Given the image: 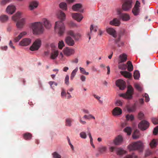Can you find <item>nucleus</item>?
I'll use <instances>...</instances> for the list:
<instances>
[{
  "instance_id": "nucleus-16",
  "label": "nucleus",
  "mask_w": 158,
  "mask_h": 158,
  "mask_svg": "<svg viewBox=\"0 0 158 158\" xmlns=\"http://www.w3.org/2000/svg\"><path fill=\"white\" fill-rule=\"evenodd\" d=\"M31 42V40L29 38H25L23 39L20 43V45L22 46H27Z\"/></svg>"
},
{
  "instance_id": "nucleus-64",
  "label": "nucleus",
  "mask_w": 158,
  "mask_h": 158,
  "mask_svg": "<svg viewBox=\"0 0 158 158\" xmlns=\"http://www.w3.org/2000/svg\"><path fill=\"white\" fill-rule=\"evenodd\" d=\"M143 116L144 114L143 113H139L138 114V118L140 119H142Z\"/></svg>"
},
{
  "instance_id": "nucleus-23",
  "label": "nucleus",
  "mask_w": 158,
  "mask_h": 158,
  "mask_svg": "<svg viewBox=\"0 0 158 158\" xmlns=\"http://www.w3.org/2000/svg\"><path fill=\"white\" fill-rule=\"evenodd\" d=\"M106 31L108 34L112 35L113 37L115 38L116 37V32L114 29L111 28H107L106 29Z\"/></svg>"
},
{
  "instance_id": "nucleus-30",
  "label": "nucleus",
  "mask_w": 158,
  "mask_h": 158,
  "mask_svg": "<svg viewBox=\"0 0 158 158\" xmlns=\"http://www.w3.org/2000/svg\"><path fill=\"white\" fill-rule=\"evenodd\" d=\"M58 52L57 50H54L51 53V58L52 59H55L58 56Z\"/></svg>"
},
{
  "instance_id": "nucleus-35",
  "label": "nucleus",
  "mask_w": 158,
  "mask_h": 158,
  "mask_svg": "<svg viewBox=\"0 0 158 158\" xmlns=\"http://www.w3.org/2000/svg\"><path fill=\"white\" fill-rule=\"evenodd\" d=\"M127 64L128 65L127 70L130 72L132 71L133 69V67L131 62L128 61L127 63Z\"/></svg>"
},
{
  "instance_id": "nucleus-33",
  "label": "nucleus",
  "mask_w": 158,
  "mask_h": 158,
  "mask_svg": "<svg viewBox=\"0 0 158 158\" xmlns=\"http://www.w3.org/2000/svg\"><path fill=\"white\" fill-rule=\"evenodd\" d=\"M23 137L25 140H29L31 139L32 135L30 133H26L23 134Z\"/></svg>"
},
{
  "instance_id": "nucleus-28",
  "label": "nucleus",
  "mask_w": 158,
  "mask_h": 158,
  "mask_svg": "<svg viewBox=\"0 0 158 158\" xmlns=\"http://www.w3.org/2000/svg\"><path fill=\"white\" fill-rule=\"evenodd\" d=\"M110 23L111 25L118 26L119 25L120 22L117 19L114 18L112 21H110Z\"/></svg>"
},
{
  "instance_id": "nucleus-13",
  "label": "nucleus",
  "mask_w": 158,
  "mask_h": 158,
  "mask_svg": "<svg viewBox=\"0 0 158 158\" xmlns=\"http://www.w3.org/2000/svg\"><path fill=\"white\" fill-rule=\"evenodd\" d=\"M64 54L67 56H70L74 54V50L72 49L66 48L63 50Z\"/></svg>"
},
{
  "instance_id": "nucleus-9",
  "label": "nucleus",
  "mask_w": 158,
  "mask_h": 158,
  "mask_svg": "<svg viewBox=\"0 0 158 158\" xmlns=\"http://www.w3.org/2000/svg\"><path fill=\"white\" fill-rule=\"evenodd\" d=\"M131 4V0H128L126 1L122 5L123 10L125 11L129 10L132 7Z\"/></svg>"
},
{
  "instance_id": "nucleus-38",
  "label": "nucleus",
  "mask_w": 158,
  "mask_h": 158,
  "mask_svg": "<svg viewBox=\"0 0 158 158\" xmlns=\"http://www.w3.org/2000/svg\"><path fill=\"white\" fill-rule=\"evenodd\" d=\"M21 13L19 12H18L16 13L15 15L12 16V19L15 21H17L20 18Z\"/></svg>"
},
{
  "instance_id": "nucleus-8",
  "label": "nucleus",
  "mask_w": 158,
  "mask_h": 158,
  "mask_svg": "<svg viewBox=\"0 0 158 158\" xmlns=\"http://www.w3.org/2000/svg\"><path fill=\"white\" fill-rule=\"evenodd\" d=\"M149 123L146 121H141L138 125V127L142 130H145L149 127Z\"/></svg>"
},
{
  "instance_id": "nucleus-41",
  "label": "nucleus",
  "mask_w": 158,
  "mask_h": 158,
  "mask_svg": "<svg viewBox=\"0 0 158 158\" xmlns=\"http://www.w3.org/2000/svg\"><path fill=\"white\" fill-rule=\"evenodd\" d=\"M139 75L140 74L139 71L136 70L134 72L133 76L135 79H138Z\"/></svg>"
},
{
  "instance_id": "nucleus-29",
  "label": "nucleus",
  "mask_w": 158,
  "mask_h": 158,
  "mask_svg": "<svg viewBox=\"0 0 158 158\" xmlns=\"http://www.w3.org/2000/svg\"><path fill=\"white\" fill-rule=\"evenodd\" d=\"M120 73L126 78H130L132 76L131 74L127 71H121Z\"/></svg>"
},
{
  "instance_id": "nucleus-62",
  "label": "nucleus",
  "mask_w": 158,
  "mask_h": 158,
  "mask_svg": "<svg viewBox=\"0 0 158 158\" xmlns=\"http://www.w3.org/2000/svg\"><path fill=\"white\" fill-rule=\"evenodd\" d=\"M153 133L154 135L158 134V126L155 127L153 131Z\"/></svg>"
},
{
  "instance_id": "nucleus-6",
  "label": "nucleus",
  "mask_w": 158,
  "mask_h": 158,
  "mask_svg": "<svg viewBox=\"0 0 158 158\" xmlns=\"http://www.w3.org/2000/svg\"><path fill=\"white\" fill-rule=\"evenodd\" d=\"M110 150L111 152L115 151L116 153L118 155H122L126 153V151L121 148L111 147L110 148Z\"/></svg>"
},
{
  "instance_id": "nucleus-25",
  "label": "nucleus",
  "mask_w": 158,
  "mask_h": 158,
  "mask_svg": "<svg viewBox=\"0 0 158 158\" xmlns=\"http://www.w3.org/2000/svg\"><path fill=\"white\" fill-rule=\"evenodd\" d=\"M90 32H88L87 33V35L89 37V40L91 39L90 35L92 34L93 31L96 32L97 31L96 28L94 27L92 25H91L90 27Z\"/></svg>"
},
{
  "instance_id": "nucleus-39",
  "label": "nucleus",
  "mask_w": 158,
  "mask_h": 158,
  "mask_svg": "<svg viewBox=\"0 0 158 158\" xmlns=\"http://www.w3.org/2000/svg\"><path fill=\"white\" fill-rule=\"evenodd\" d=\"M59 6L60 8L63 10H66L67 9V5L65 2H61L59 4Z\"/></svg>"
},
{
  "instance_id": "nucleus-2",
  "label": "nucleus",
  "mask_w": 158,
  "mask_h": 158,
  "mask_svg": "<svg viewBox=\"0 0 158 158\" xmlns=\"http://www.w3.org/2000/svg\"><path fill=\"white\" fill-rule=\"evenodd\" d=\"M31 28L34 34L37 35L42 34L44 31V28L42 23L37 22L32 23Z\"/></svg>"
},
{
  "instance_id": "nucleus-20",
  "label": "nucleus",
  "mask_w": 158,
  "mask_h": 158,
  "mask_svg": "<svg viewBox=\"0 0 158 158\" xmlns=\"http://www.w3.org/2000/svg\"><path fill=\"white\" fill-rule=\"evenodd\" d=\"M65 40L66 43L70 46H73L74 44V40L70 36L67 37Z\"/></svg>"
},
{
  "instance_id": "nucleus-14",
  "label": "nucleus",
  "mask_w": 158,
  "mask_h": 158,
  "mask_svg": "<svg viewBox=\"0 0 158 158\" xmlns=\"http://www.w3.org/2000/svg\"><path fill=\"white\" fill-rule=\"evenodd\" d=\"M127 55L123 53L120 55L118 58V63H124L126 62L127 60Z\"/></svg>"
},
{
  "instance_id": "nucleus-48",
  "label": "nucleus",
  "mask_w": 158,
  "mask_h": 158,
  "mask_svg": "<svg viewBox=\"0 0 158 158\" xmlns=\"http://www.w3.org/2000/svg\"><path fill=\"white\" fill-rule=\"evenodd\" d=\"M81 36V35L79 33H77L75 34L74 37V39L76 40H78Z\"/></svg>"
},
{
  "instance_id": "nucleus-42",
  "label": "nucleus",
  "mask_w": 158,
  "mask_h": 158,
  "mask_svg": "<svg viewBox=\"0 0 158 158\" xmlns=\"http://www.w3.org/2000/svg\"><path fill=\"white\" fill-rule=\"evenodd\" d=\"M80 73L86 75H88L89 74V73L88 72H86L85 69L82 67H80L79 68Z\"/></svg>"
},
{
  "instance_id": "nucleus-44",
  "label": "nucleus",
  "mask_w": 158,
  "mask_h": 158,
  "mask_svg": "<svg viewBox=\"0 0 158 158\" xmlns=\"http://www.w3.org/2000/svg\"><path fill=\"white\" fill-rule=\"evenodd\" d=\"M134 116L133 115L127 114L126 116V119L127 120H130L132 121L134 119Z\"/></svg>"
},
{
  "instance_id": "nucleus-26",
  "label": "nucleus",
  "mask_w": 158,
  "mask_h": 158,
  "mask_svg": "<svg viewBox=\"0 0 158 158\" xmlns=\"http://www.w3.org/2000/svg\"><path fill=\"white\" fill-rule=\"evenodd\" d=\"M27 32L26 31H23L17 37L15 38V42H16L19 41V40L24 35L27 34Z\"/></svg>"
},
{
  "instance_id": "nucleus-12",
  "label": "nucleus",
  "mask_w": 158,
  "mask_h": 158,
  "mask_svg": "<svg viewBox=\"0 0 158 158\" xmlns=\"http://www.w3.org/2000/svg\"><path fill=\"white\" fill-rule=\"evenodd\" d=\"M39 2L33 0L31 2L29 3V9L30 10H32L37 8L39 5Z\"/></svg>"
},
{
  "instance_id": "nucleus-5",
  "label": "nucleus",
  "mask_w": 158,
  "mask_h": 158,
  "mask_svg": "<svg viewBox=\"0 0 158 158\" xmlns=\"http://www.w3.org/2000/svg\"><path fill=\"white\" fill-rule=\"evenodd\" d=\"M41 44V40L40 39H37L30 47V49L32 51L38 50L40 47Z\"/></svg>"
},
{
  "instance_id": "nucleus-58",
  "label": "nucleus",
  "mask_w": 158,
  "mask_h": 158,
  "mask_svg": "<svg viewBox=\"0 0 158 158\" xmlns=\"http://www.w3.org/2000/svg\"><path fill=\"white\" fill-rule=\"evenodd\" d=\"M133 157L137 158L136 156L135 155L134 153H133L132 155H128L126 156L124 158H133Z\"/></svg>"
},
{
  "instance_id": "nucleus-54",
  "label": "nucleus",
  "mask_w": 158,
  "mask_h": 158,
  "mask_svg": "<svg viewBox=\"0 0 158 158\" xmlns=\"http://www.w3.org/2000/svg\"><path fill=\"white\" fill-rule=\"evenodd\" d=\"M152 121L154 124H158V119L156 118H152Z\"/></svg>"
},
{
  "instance_id": "nucleus-56",
  "label": "nucleus",
  "mask_w": 158,
  "mask_h": 158,
  "mask_svg": "<svg viewBox=\"0 0 158 158\" xmlns=\"http://www.w3.org/2000/svg\"><path fill=\"white\" fill-rule=\"evenodd\" d=\"M143 96L145 98V101L146 102H148L149 101L150 99L148 94L145 93L143 95Z\"/></svg>"
},
{
  "instance_id": "nucleus-22",
  "label": "nucleus",
  "mask_w": 158,
  "mask_h": 158,
  "mask_svg": "<svg viewBox=\"0 0 158 158\" xmlns=\"http://www.w3.org/2000/svg\"><path fill=\"white\" fill-rule=\"evenodd\" d=\"M121 37V35L120 34L118 35V38L115 40V44H117V46L118 47H120L123 46L124 44V43L123 42L120 41Z\"/></svg>"
},
{
  "instance_id": "nucleus-46",
  "label": "nucleus",
  "mask_w": 158,
  "mask_h": 158,
  "mask_svg": "<svg viewBox=\"0 0 158 158\" xmlns=\"http://www.w3.org/2000/svg\"><path fill=\"white\" fill-rule=\"evenodd\" d=\"M80 137L84 139H85L86 138L87 135L86 133L85 132L82 131L81 132L80 134Z\"/></svg>"
},
{
  "instance_id": "nucleus-49",
  "label": "nucleus",
  "mask_w": 158,
  "mask_h": 158,
  "mask_svg": "<svg viewBox=\"0 0 158 158\" xmlns=\"http://www.w3.org/2000/svg\"><path fill=\"white\" fill-rule=\"evenodd\" d=\"M69 77L68 75H67L66 76L64 82L67 85H68L69 84Z\"/></svg>"
},
{
  "instance_id": "nucleus-15",
  "label": "nucleus",
  "mask_w": 158,
  "mask_h": 158,
  "mask_svg": "<svg viewBox=\"0 0 158 158\" xmlns=\"http://www.w3.org/2000/svg\"><path fill=\"white\" fill-rule=\"evenodd\" d=\"M15 6L13 5L8 6L6 8V11L7 13L11 15L15 11Z\"/></svg>"
},
{
  "instance_id": "nucleus-52",
  "label": "nucleus",
  "mask_w": 158,
  "mask_h": 158,
  "mask_svg": "<svg viewBox=\"0 0 158 158\" xmlns=\"http://www.w3.org/2000/svg\"><path fill=\"white\" fill-rule=\"evenodd\" d=\"M118 67L120 69L122 70H125L126 69L127 65L126 64H123L121 65H119Z\"/></svg>"
},
{
  "instance_id": "nucleus-11",
  "label": "nucleus",
  "mask_w": 158,
  "mask_h": 158,
  "mask_svg": "<svg viewBox=\"0 0 158 158\" xmlns=\"http://www.w3.org/2000/svg\"><path fill=\"white\" fill-rule=\"evenodd\" d=\"M116 85L120 89L122 90L124 89L126 87L125 82L123 80H117L116 82Z\"/></svg>"
},
{
  "instance_id": "nucleus-40",
  "label": "nucleus",
  "mask_w": 158,
  "mask_h": 158,
  "mask_svg": "<svg viewBox=\"0 0 158 158\" xmlns=\"http://www.w3.org/2000/svg\"><path fill=\"white\" fill-rule=\"evenodd\" d=\"M106 150V148L105 147L102 146L98 148V151L101 153H103L105 152Z\"/></svg>"
},
{
  "instance_id": "nucleus-31",
  "label": "nucleus",
  "mask_w": 158,
  "mask_h": 158,
  "mask_svg": "<svg viewBox=\"0 0 158 158\" xmlns=\"http://www.w3.org/2000/svg\"><path fill=\"white\" fill-rule=\"evenodd\" d=\"M82 7L81 5L80 4H76L73 5L72 6L73 10L75 11L79 10Z\"/></svg>"
},
{
  "instance_id": "nucleus-43",
  "label": "nucleus",
  "mask_w": 158,
  "mask_h": 158,
  "mask_svg": "<svg viewBox=\"0 0 158 158\" xmlns=\"http://www.w3.org/2000/svg\"><path fill=\"white\" fill-rule=\"evenodd\" d=\"M125 132L127 133L128 135H130L131 132V129L130 127H127L124 129Z\"/></svg>"
},
{
  "instance_id": "nucleus-19",
  "label": "nucleus",
  "mask_w": 158,
  "mask_h": 158,
  "mask_svg": "<svg viewBox=\"0 0 158 158\" xmlns=\"http://www.w3.org/2000/svg\"><path fill=\"white\" fill-rule=\"evenodd\" d=\"M122 113V110L118 107H115L112 111V114L114 116L119 115Z\"/></svg>"
},
{
  "instance_id": "nucleus-59",
  "label": "nucleus",
  "mask_w": 158,
  "mask_h": 158,
  "mask_svg": "<svg viewBox=\"0 0 158 158\" xmlns=\"http://www.w3.org/2000/svg\"><path fill=\"white\" fill-rule=\"evenodd\" d=\"M135 87L137 90L139 91H141L142 90V88L138 84H135Z\"/></svg>"
},
{
  "instance_id": "nucleus-57",
  "label": "nucleus",
  "mask_w": 158,
  "mask_h": 158,
  "mask_svg": "<svg viewBox=\"0 0 158 158\" xmlns=\"http://www.w3.org/2000/svg\"><path fill=\"white\" fill-rule=\"evenodd\" d=\"M67 34L68 35H70L71 36L73 37V38H74V37L75 35V34L74 33L73 31L71 30H70L68 31L67 32Z\"/></svg>"
},
{
  "instance_id": "nucleus-61",
  "label": "nucleus",
  "mask_w": 158,
  "mask_h": 158,
  "mask_svg": "<svg viewBox=\"0 0 158 158\" xmlns=\"http://www.w3.org/2000/svg\"><path fill=\"white\" fill-rule=\"evenodd\" d=\"M116 104L117 106H122L123 103L121 101L118 100L116 101Z\"/></svg>"
},
{
  "instance_id": "nucleus-63",
  "label": "nucleus",
  "mask_w": 158,
  "mask_h": 158,
  "mask_svg": "<svg viewBox=\"0 0 158 158\" xmlns=\"http://www.w3.org/2000/svg\"><path fill=\"white\" fill-rule=\"evenodd\" d=\"M80 78L83 82H84L86 80V77L83 75H81L80 77Z\"/></svg>"
},
{
  "instance_id": "nucleus-4",
  "label": "nucleus",
  "mask_w": 158,
  "mask_h": 158,
  "mask_svg": "<svg viewBox=\"0 0 158 158\" xmlns=\"http://www.w3.org/2000/svg\"><path fill=\"white\" fill-rule=\"evenodd\" d=\"M127 90L125 94H119V95L125 98L128 99H131L132 98V95L133 94V89L131 85H129L127 87Z\"/></svg>"
},
{
  "instance_id": "nucleus-32",
  "label": "nucleus",
  "mask_w": 158,
  "mask_h": 158,
  "mask_svg": "<svg viewBox=\"0 0 158 158\" xmlns=\"http://www.w3.org/2000/svg\"><path fill=\"white\" fill-rule=\"evenodd\" d=\"M8 19V16L4 15H1L0 16V21L2 22H5L7 21Z\"/></svg>"
},
{
  "instance_id": "nucleus-60",
  "label": "nucleus",
  "mask_w": 158,
  "mask_h": 158,
  "mask_svg": "<svg viewBox=\"0 0 158 158\" xmlns=\"http://www.w3.org/2000/svg\"><path fill=\"white\" fill-rule=\"evenodd\" d=\"M83 118L80 117L79 119V121L80 123L83 125H85L86 124V121L83 120Z\"/></svg>"
},
{
  "instance_id": "nucleus-55",
  "label": "nucleus",
  "mask_w": 158,
  "mask_h": 158,
  "mask_svg": "<svg viewBox=\"0 0 158 158\" xmlns=\"http://www.w3.org/2000/svg\"><path fill=\"white\" fill-rule=\"evenodd\" d=\"M10 1V0H2L1 2V4L2 5H4L9 2Z\"/></svg>"
},
{
  "instance_id": "nucleus-7",
  "label": "nucleus",
  "mask_w": 158,
  "mask_h": 158,
  "mask_svg": "<svg viewBox=\"0 0 158 158\" xmlns=\"http://www.w3.org/2000/svg\"><path fill=\"white\" fill-rule=\"evenodd\" d=\"M140 3L138 1H136L135 5L132 10V12L135 16H137L139 15L140 10L139 7L140 6Z\"/></svg>"
},
{
  "instance_id": "nucleus-3",
  "label": "nucleus",
  "mask_w": 158,
  "mask_h": 158,
  "mask_svg": "<svg viewBox=\"0 0 158 158\" xmlns=\"http://www.w3.org/2000/svg\"><path fill=\"white\" fill-rule=\"evenodd\" d=\"M143 145L142 143L138 141L129 145L128 146V148L130 151L135 150H138L141 151L142 150Z\"/></svg>"
},
{
  "instance_id": "nucleus-34",
  "label": "nucleus",
  "mask_w": 158,
  "mask_h": 158,
  "mask_svg": "<svg viewBox=\"0 0 158 158\" xmlns=\"http://www.w3.org/2000/svg\"><path fill=\"white\" fill-rule=\"evenodd\" d=\"M157 144V140L155 139H152L150 143V146L152 148L156 147Z\"/></svg>"
},
{
  "instance_id": "nucleus-18",
  "label": "nucleus",
  "mask_w": 158,
  "mask_h": 158,
  "mask_svg": "<svg viewBox=\"0 0 158 158\" xmlns=\"http://www.w3.org/2000/svg\"><path fill=\"white\" fill-rule=\"evenodd\" d=\"M123 141V138L122 136H118L114 140V143L116 145H119L121 144Z\"/></svg>"
},
{
  "instance_id": "nucleus-21",
  "label": "nucleus",
  "mask_w": 158,
  "mask_h": 158,
  "mask_svg": "<svg viewBox=\"0 0 158 158\" xmlns=\"http://www.w3.org/2000/svg\"><path fill=\"white\" fill-rule=\"evenodd\" d=\"M25 22L24 19H22L18 21L16 23V26L18 28H22L23 27Z\"/></svg>"
},
{
  "instance_id": "nucleus-17",
  "label": "nucleus",
  "mask_w": 158,
  "mask_h": 158,
  "mask_svg": "<svg viewBox=\"0 0 158 158\" xmlns=\"http://www.w3.org/2000/svg\"><path fill=\"white\" fill-rule=\"evenodd\" d=\"M72 16L73 19L78 22H80L83 18L82 15L78 13H72Z\"/></svg>"
},
{
  "instance_id": "nucleus-47",
  "label": "nucleus",
  "mask_w": 158,
  "mask_h": 158,
  "mask_svg": "<svg viewBox=\"0 0 158 158\" xmlns=\"http://www.w3.org/2000/svg\"><path fill=\"white\" fill-rule=\"evenodd\" d=\"M64 46V44L63 41L61 40L59 41L58 43V48L60 49H62L63 47Z\"/></svg>"
},
{
  "instance_id": "nucleus-27",
  "label": "nucleus",
  "mask_w": 158,
  "mask_h": 158,
  "mask_svg": "<svg viewBox=\"0 0 158 158\" xmlns=\"http://www.w3.org/2000/svg\"><path fill=\"white\" fill-rule=\"evenodd\" d=\"M73 119L71 118H67L65 120V125L67 127H70L72 125Z\"/></svg>"
},
{
  "instance_id": "nucleus-53",
  "label": "nucleus",
  "mask_w": 158,
  "mask_h": 158,
  "mask_svg": "<svg viewBox=\"0 0 158 158\" xmlns=\"http://www.w3.org/2000/svg\"><path fill=\"white\" fill-rule=\"evenodd\" d=\"M61 96L62 97H66V94L65 91L63 89H62V91L61 94Z\"/></svg>"
},
{
  "instance_id": "nucleus-51",
  "label": "nucleus",
  "mask_w": 158,
  "mask_h": 158,
  "mask_svg": "<svg viewBox=\"0 0 158 158\" xmlns=\"http://www.w3.org/2000/svg\"><path fill=\"white\" fill-rule=\"evenodd\" d=\"M93 96L96 99L98 100L99 103H102V101L100 100V98H101L100 97L94 94H93Z\"/></svg>"
},
{
  "instance_id": "nucleus-36",
  "label": "nucleus",
  "mask_w": 158,
  "mask_h": 158,
  "mask_svg": "<svg viewBox=\"0 0 158 158\" xmlns=\"http://www.w3.org/2000/svg\"><path fill=\"white\" fill-rule=\"evenodd\" d=\"M78 70V68L76 67L73 71L72 72L70 76V79L73 80Z\"/></svg>"
},
{
  "instance_id": "nucleus-10",
  "label": "nucleus",
  "mask_w": 158,
  "mask_h": 158,
  "mask_svg": "<svg viewBox=\"0 0 158 158\" xmlns=\"http://www.w3.org/2000/svg\"><path fill=\"white\" fill-rule=\"evenodd\" d=\"M118 14L119 15V17L123 20L127 21L129 20L130 19L129 15L126 13H121V10L118 9L117 10Z\"/></svg>"
},
{
  "instance_id": "nucleus-50",
  "label": "nucleus",
  "mask_w": 158,
  "mask_h": 158,
  "mask_svg": "<svg viewBox=\"0 0 158 158\" xmlns=\"http://www.w3.org/2000/svg\"><path fill=\"white\" fill-rule=\"evenodd\" d=\"M135 109V106H133L131 107H128L127 110L129 112H131L134 111Z\"/></svg>"
},
{
  "instance_id": "nucleus-1",
  "label": "nucleus",
  "mask_w": 158,
  "mask_h": 158,
  "mask_svg": "<svg viewBox=\"0 0 158 158\" xmlns=\"http://www.w3.org/2000/svg\"><path fill=\"white\" fill-rule=\"evenodd\" d=\"M57 16L61 21L55 23L54 29L56 32L61 36L63 35L65 31V27L62 21L65 20L66 15L64 12L59 10L57 13Z\"/></svg>"
},
{
  "instance_id": "nucleus-45",
  "label": "nucleus",
  "mask_w": 158,
  "mask_h": 158,
  "mask_svg": "<svg viewBox=\"0 0 158 158\" xmlns=\"http://www.w3.org/2000/svg\"><path fill=\"white\" fill-rule=\"evenodd\" d=\"M54 158H61V156L56 152H54L52 154Z\"/></svg>"
},
{
  "instance_id": "nucleus-24",
  "label": "nucleus",
  "mask_w": 158,
  "mask_h": 158,
  "mask_svg": "<svg viewBox=\"0 0 158 158\" xmlns=\"http://www.w3.org/2000/svg\"><path fill=\"white\" fill-rule=\"evenodd\" d=\"M43 22L46 28L49 29L51 27V25L48 20L46 19H43Z\"/></svg>"
},
{
  "instance_id": "nucleus-37",
  "label": "nucleus",
  "mask_w": 158,
  "mask_h": 158,
  "mask_svg": "<svg viewBox=\"0 0 158 158\" xmlns=\"http://www.w3.org/2000/svg\"><path fill=\"white\" fill-rule=\"evenodd\" d=\"M139 136V131L136 129L135 131L132 135V137L134 139H136L138 138Z\"/></svg>"
}]
</instances>
